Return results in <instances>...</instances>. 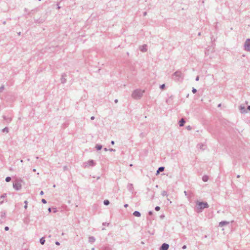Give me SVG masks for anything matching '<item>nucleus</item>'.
Segmentation results:
<instances>
[{
    "instance_id": "obj_31",
    "label": "nucleus",
    "mask_w": 250,
    "mask_h": 250,
    "mask_svg": "<svg viewBox=\"0 0 250 250\" xmlns=\"http://www.w3.org/2000/svg\"><path fill=\"white\" fill-rule=\"evenodd\" d=\"M165 87V84H162L161 86H160V88L161 89H164V88Z\"/></svg>"
},
{
    "instance_id": "obj_54",
    "label": "nucleus",
    "mask_w": 250,
    "mask_h": 250,
    "mask_svg": "<svg viewBox=\"0 0 250 250\" xmlns=\"http://www.w3.org/2000/svg\"><path fill=\"white\" fill-rule=\"evenodd\" d=\"M66 169V167H64V169Z\"/></svg>"
},
{
    "instance_id": "obj_36",
    "label": "nucleus",
    "mask_w": 250,
    "mask_h": 250,
    "mask_svg": "<svg viewBox=\"0 0 250 250\" xmlns=\"http://www.w3.org/2000/svg\"><path fill=\"white\" fill-rule=\"evenodd\" d=\"M55 244L58 246L60 245V243L58 241L55 242Z\"/></svg>"
},
{
    "instance_id": "obj_5",
    "label": "nucleus",
    "mask_w": 250,
    "mask_h": 250,
    "mask_svg": "<svg viewBox=\"0 0 250 250\" xmlns=\"http://www.w3.org/2000/svg\"><path fill=\"white\" fill-rule=\"evenodd\" d=\"M96 163L93 160H88L83 164V167L84 168H88L90 167H94Z\"/></svg>"
},
{
    "instance_id": "obj_15",
    "label": "nucleus",
    "mask_w": 250,
    "mask_h": 250,
    "mask_svg": "<svg viewBox=\"0 0 250 250\" xmlns=\"http://www.w3.org/2000/svg\"><path fill=\"white\" fill-rule=\"evenodd\" d=\"M185 123V121L184 119H181V120L179 121V124L180 126H183L184 125V124Z\"/></svg>"
},
{
    "instance_id": "obj_30",
    "label": "nucleus",
    "mask_w": 250,
    "mask_h": 250,
    "mask_svg": "<svg viewBox=\"0 0 250 250\" xmlns=\"http://www.w3.org/2000/svg\"><path fill=\"white\" fill-rule=\"evenodd\" d=\"M192 92L193 93H195L197 92V90L195 88H193L192 89Z\"/></svg>"
},
{
    "instance_id": "obj_47",
    "label": "nucleus",
    "mask_w": 250,
    "mask_h": 250,
    "mask_svg": "<svg viewBox=\"0 0 250 250\" xmlns=\"http://www.w3.org/2000/svg\"><path fill=\"white\" fill-rule=\"evenodd\" d=\"M184 194H185V195H187V192L186 191H184Z\"/></svg>"
},
{
    "instance_id": "obj_55",
    "label": "nucleus",
    "mask_w": 250,
    "mask_h": 250,
    "mask_svg": "<svg viewBox=\"0 0 250 250\" xmlns=\"http://www.w3.org/2000/svg\"><path fill=\"white\" fill-rule=\"evenodd\" d=\"M54 212H56V209H55V210H54Z\"/></svg>"
},
{
    "instance_id": "obj_41",
    "label": "nucleus",
    "mask_w": 250,
    "mask_h": 250,
    "mask_svg": "<svg viewBox=\"0 0 250 250\" xmlns=\"http://www.w3.org/2000/svg\"><path fill=\"white\" fill-rule=\"evenodd\" d=\"M43 193H43V191H41V192H40V194H41V195H42L43 194Z\"/></svg>"
},
{
    "instance_id": "obj_25",
    "label": "nucleus",
    "mask_w": 250,
    "mask_h": 250,
    "mask_svg": "<svg viewBox=\"0 0 250 250\" xmlns=\"http://www.w3.org/2000/svg\"><path fill=\"white\" fill-rule=\"evenodd\" d=\"M2 131L3 132H6L7 133L8 132V127H6L2 129Z\"/></svg>"
},
{
    "instance_id": "obj_48",
    "label": "nucleus",
    "mask_w": 250,
    "mask_h": 250,
    "mask_svg": "<svg viewBox=\"0 0 250 250\" xmlns=\"http://www.w3.org/2000/svg\"><path fill=\"white\" fill-rule=\"evenodd\" d=\"M117 102H118V100H117V99H116V100H115V103H117Z\"/></svg>"
},
{
    "instance_id": "obj_34",
    "label": "nucleus",
    "mask_w": 250,
    "mask_h": 250,
    "mask_svg": "<svg viewBox=\"0 0 250 250\" xmlns=\"http://www.w3.org/2000/svg\"><path fill=\"white\" fill-rule=\"evenodd\" d=\"M4 229H5V230H6V231L8 230H9V227H5L4 228Z\"/></svg>"
},
{
    "instance_id": "obj_61",
    "label": "nucleus",
    "mask_w": 250,
    "mask_h": 250,
    "mask_svg": "<svg viewBox=\"0 0 250 250\" xmlns=\"http://www.w3.org/2000/svg\"><path fill=\"white\" fill-rule=\"evenodd\" d=\"M39 1H41V0H38Z\"/></svg>"
},
{
    "instance_id": "obj_39",
    "label": "nucleus",
    "mask_w": 250,
    "mask_h": 250,
    "mask_svg": "<svg viewBox=\"0 0 250 250\" xmlns=\"http://www.w3.org/2000/svg\"><path fill=\"white\" fill-rule=\"evenodd\" d=\"M149 214V215H152V211H149V212H148Z\"/></svg>"
},
{
    "instance_id": "obj_56",
    "label": "nucleus",
    "mask_w": 250,
    "mask_h": 250,
    "mask_svg": "<svg viewBox=\"0 0 250 250\" xmlns=\"http://www.w3.org/2000/svg\"><path fill=\"white\" fill-rule=\"evenodd\" d=\"M220 106H221V104H219L218 105V107H220Z\"/></svg>"
},
{
    "instance_id": "obj_19",
    "label": "nucleus",
    "mask_w": 250,
    "mask_h": 250,
    "mask_svg": "<svg viewBox=\"0 0 250 250\" xmlns=\"http://www.w3.org/2000/svg\"><path fill=\"white\" fill-rule=\"evenodd\" d=\"M202 180L204 182H207L208 180V177L207 175H204L202 177Z\"/></svg>"
},
{
    "instance_id": "obj_3",
    "label": "nucleus",
    "mask_w": 250,
    "mask_h": 250,
    "mask_svg": "<svg viewBox=\"0 0 250 250\" xmlns=\"http://www.w3.org/2000/svg\"><path fill=\"white\" fill-rule=\"evenodd\" d=\"M197 205V212H201L202 210L206 208H208V205L207 202H196Z\"/></svg>"
},
{
    "instance_id": "obj_1",
    "label": "nucleus",
    "mask_w": 250,
    "mask_h": 250,
    "mask_svg": "<svg viewBox=\"0 0 250 250\" xmlns=\"http://www.w3.org/2000/svg\"><path fill=\"white\" fill-rule=\"evenodd\" d=\"M145 92V90H142L140 88L136 89L133 91L131 94V97L135 100L140 99L143 97Z\"/></svg>"
},
{
    "instance_id": "obj_22",
    "label": "nucleus",
    "mask_w": 250,
    "mask_h": 250,
    "mask_svg": "<svg viewBox=\"0 0 250 250\" xmlns=\"http://www.w3.org/2000/svg\"><path fill=\"white\" fill-rule=\"evenodd\" d=\"M104 204L105 205L107 206V205H108L109 204V201L108 200H105L104 201Z\"/></svg>"
},
{
    "instance_id": "obj_2",
    "label": "nucleus",
    "mask_w": 250,
    "mask_h": 250,
    "mask_svg": "<svg viewBox=\"0 0 250 250\" xmlns=\"http://www.w3.org/2000/svg\"><path fill=\"white\" fill-rule=\"evenodd\" d=\"M172 78L175 81L182 82L184 78V75L181 71H176L173 75Z\"/></svg>"
},
{
    "instance_id": "obj_8",
    "label": "nucleus",
    "mask_w": 250,
    "mask_h": 250,
    "mask_svg": "<svg viewBox=\"0 0 250 250\" xmlns=\"http://www.w3.org/2000/svg\"><path fill=\"white\" fill-rule=\"evenodd\" d=\"M6 197L7 194L6 193H4L0 196V205L2 204L4 202Z\"/></svg>"
},
{
    "instance_id": "obj_14",
    "label": "nucleus",
    "mask_w": 250,
    "mask_h": 250,
    "mask_svg": "<svg viewBox=\"0 0 250 250\" xmlns=\"http://www.w3.org/2000/svg\"><path fill=\"white\" fill-rule=\"evenodd\" d=\"M3 118L4 120L7 122V123H10L12 121V118L11 117H7L5 116H3Z\"/></svg>"
},
{
    "instance_id": "obj_24",
    "label": "nucleus",
    "mask_w": 250,
    "mask_h": 250,
    "mask_svg": "<svg viewBox=\"0 0 250 250\" xmlns=\"http://www.w3.org/2000/svg\"><path fill=\"white\" fill-rule=\"evenodd\" d=\"M11 179V177H7L6 178V179H5V181H6V182H10V181Z\"/></svg>"
},
{
    "instance_id": "obj_4",
    "label": "nucleus",
    "mask_w": 250,
    "mask_h": 250,
    "mask_svg": "<svg viewBox=\"0 0 250 250\" xmlns=\"http://www.w3.org/2000/svg\"><path fill=\"white\" fill-rule=\"evenodd\" d=\"M22 180L21 179L16 180V181L13 184V188L16 190H21L22 187Z\"/></svg>"
},
{
    "instance_id": "obj_51",
    "label": "nucleus",
    "mask_w": 250,
    "mask_h": 250,
    "mask_svg": "<svg viewBox=\"0 0 250 250\" xmlns=\"http://www.w3.org/2000/svg\"><path fill=\"white\" fill-rule=\"evenodd\" d=\"M33 171L34 172H35V171H36V169H33Z\"/></svg>"
},
{
    "instance_id": "obj_26",
    "label": "nucleus",
    "mask_w": 250,
    "mask_h": 250,
    "mask_svg": "<svg viewBox=\"0 0 250 250\" xmlns=\"http://www.w3.org/2000/svg\"><path fill=\"white\" fill-rule=\"evenodd\" d=\"M162 195L163 196H167V191H163L162 192Z\"/></svg>"
},
{
    "instance_id": "obj_50",
    "label": "nucleus",
    "mask_w": 250,
    "mask_h": 250,
    "mask_svg": "<svg viewBox=\"0 0 250 250\" xmlns=\"http://www.w3.org/2000/svg\"><path fill=\"white\" fill-rule=\"evenodd\" d=\"M104 150L105 151H107V149L106 148H104Z\"/></svg>"
},
{
    "instance_id": "obj_52",
    "label": "nucleus",
    "mask_w": 250,
    "mask_h": 250,
    "mask_svg": "<svg viewBox=\"0 0 250 250\" xmlns=\"http://www.w3.org/2000/svg\"><path fill=\"white\" fill-rule=\"evenodd\" d=\"M3 23L4 24H6V21H3Z\"/></svg>"
},
{
    "instance_id": "obj_12",
    "label": "nucleus",
    "mask_w": 250,
    "mask_h": 250,
    "mask_svg": "<svg viewBox=\"0 0 250 250\" xmlns=\"http://www.w3.org/2000/svg\"><path fill=\"white\" fill-rule=\"evenodd\" d=\"M229 222H228V221H221L219 223V226L223 227L224 226L227 225L229 224Z\"/></svg>"
},
{
    "instance_id": "obj_59",
    "label": "nucleus",
    "mask_w": 250,
    "mask_h": 250,
    "mask_svg": "<svg viewBox=\"0 0 250 250\" xmlns=\"http://www.w3.org/2000/svg\"><path fill=\"white\" fill-rule=\"evenodd\" d=\"M95 250V249L94 248L92 249V250Z\"/></svg>"
},
{
    "instance_id": "obj_23",
    "label": "nucleus",
    "mask_w": 250,
    "mask_h": 250,
    "mask_svg": "<svg viewBox=\"0 0 250 250\" xmlns=\"http://www.w3.org/2000/svg\"><path fill=\"white\" fill-rule=\"evenodd\" d=\"M4 89V86L3 85L0 87V93L2 92Z\"/></svg>"
},
{
    "instance_id": "obj_11",
    "label": "nucleus",
    "mask_w": 250,
    "mask_h": 250,
    "mask_svg": "<svg viewBox=\"0 0 250 250\" xmlns=\"http://www.w3.org/2000/svg\"><path fill=\"white\" fill-rule=\"evenodd\" d=\"M66 74H63L62 75V78L61 79V82L62 83H64L66 82V79H65Z\"/></svg>"
},
{
    "instance_id": "obj_53",
    "label": "nucleus",
    "mask_w": 250,
    "mask_h": 250,
    "mask_svg": "<svg viewBox=\"0 0 250 250\" xmlns=\"http://www.w3.org/2000/svg\"><path fill=\"white\" fill-rule=\"evenodd\" d=\"M58 9H60V6H59V5L58 6Z\"/></svg>"
},
{
    "instance_id": "obj_37",
    "label": "nucleus",
    "mask_w": 250,
    "mask_h": 250,
    "mask_svg": "<svg viewBox=\"0 0 250 250\" xmlns=\"http://www.w3.org/2000/svg\"><path fill=\"white\" fill-rule=\"evenodd\" d=\"M109 151H115V149H112V148H110V149H109Z\"/></svg>"
},
{
    "instance_id": "obj_7",
    "label": "nucleus",
    "mask_w": 250,
    "mask_h": 250,
    "mask_svg": "<svg viewBox=\"0 0 250 250\" xmlns=\"http://www.w3.org/2000/svg\"><path fill=\"white\" fill-rule=\"evenodd\" d=\"M239 109L242 114L246 113L247 112L245 108V105L244 104H242L240 105L239 106Z\"/></svg>"
},
{
    "instance_id": "obj_57",
    "label": "nucleus",
    "mask_w": 250,
    "mask_h": 250,
    "mask_svg": "<svg viewBox=\"0 0 250 250\" xmlns=\"http://www.w3.org/2000/svg\"><path fill=\"white\" fill-rule=\"evenodd\" d=\"M21 163H22L23 162V161L22 160H21Z\"/></svg>"
},
{
    "instance_id": "obj_32",
    "label": "nucleus",
    "mask_w": 250,
    "mask_h": 250,
    "mask_svg": "<svg viewBox=\"0 0 250 250\" xmlns=\"http://www.w3.org/2000/svg\"><path fill=\"white\" fill-rule=\"evenodd\" d=\"M42 202L44 203V204H46V201L44 199H42Z\"/></svg>"
},
{
    "instance_id": "obj_13",
    "label": "nucleus",
    "mask_w": 250,
    "mask_h": 250,
    "mask_svg": "<svg viewBox=\"0 0 250 250\" xmlns=\"http://www.w3.org/2000/svg\"><path fill=\"white\" fill-rule=\"evenodd\" d=\"M95 241V238L93 236H90L88 238V242L90 243H93Z\"/></svg>"
},
{
    "instance_id": "obj_58",
    "label": "nucleus",
    "mask_w": 250,
    "mask_h": 250,
    "mask_svg": "<svg viewBox=\"0 0 250 250\" xmlns=\"http://www.w3.org/2000/svg\"><path fill=\"white\" fill-rule=\"evenodd\" d=\"M56 187L55 185H53V187L55 188Z\"/></svg>"
},
{
    "instance_id": "obj_29",
    "label": "nucleus",
    "mask_w": 250,
    "mask_h": 250,
    "mask_svg": "<svg viewBox=\"0 0 250 250\" xmlns=\"http://www.w3.org/2000/svg\"><path fill=\"white\" fill-rule=\"evenodd\" d=\"M155 209L156 211H159L160 209V208L158 206L155 207Z\"/></svg>"
},
{
    "instance_id": "obj_49",
    "label": "nucleus",
    "mask_w": 250,
    "mask_h": 250,
    "mask_svg": "<svg viewBox=\"0 0 250 250\" xmlns=\"http://www.w3.org/2000/svg\"><path fill=\"white\" fill-rule=\"evenodd\" d=\"M48 210L49 212H51V208H49L48 209Z\"/></svg>"
},
{
    "instance_id": "obj_6",
    "label": "nucleus",
    "mask_w": 250,
    "mask_h": 250,
    "mask_svg": "<svg viewBox=\"0 0 250 250\" xmlns=\"http://www.w3.org/2000/svg\"><path fill=\"white\" fill-rule=\"evenodd\" d=\"M245 50L250 52V39H247L244 44Z\"/></svg>"
},
{
    "instance_id": "obj_42",
    "label": "nucleus",
    "mask_w": 250,
    "mask_h": 250,
    "mask_svg": "<svg viewBox=\"0 0 250 250\" xmlns=\"http://www.w3.org/2000/svg\"><path fill=\"white\" fill-rule=\"evenodd\" d=\"M114 143H114V141H111V144L112 145H114Z\"/></svg>"
},
{
    "instance_id": "obj_40",
    "label": "nucleus",
    "mask_w": 250,
    "mask_h": 250,
    "mask_svg": "<svg viewBox=\"0 0 250 250\" xmlns=\"http://www.w3.org/2000/svg\"><path fill=\"white\" fill-rule=\"evenodd\" d=\"M247 109L249 111H250V105H249L247 107Z\"/></svg>"
},
{
    "instance_id": "obj_27",
    "label": "nucleus",
    "mask_w": 250,
    "mask_h": 250,
    "mask_svg": "<svg viewBox=\"0 0 250 250\" xmlns=\"http://www.w3.org/2000/svg\"><path fill=\"white\" fill-rule=\"evenodd\" d=\"M24 203L25 204V206H24V208L25 209H26L27 208L28 202L27 201H25Z\"/></svg>"
},
{
    "instance_id": "obj_43",
    "label": "nucleus",
    "mask_w": 250,
    "mask_h": 250,
    "mask_svg": "<svg viewBox=\"0 0 250 250\" xmlns=\"http://www.w3.org/2000/svg\"><path fill=\"white\" fill-rule=\"evenodd\" d=\"M146 14H147V13H146V12H145L144 13V16H146Z\"/></svg>"
},
{
    "instance_id": "obj_46",
    "label": "nucleus",
    "mask_w": 250,
    "mask_h": 250,
    "mask_svg": "<svg viewBox=\"0 0 250 250\" xmlns=\"http://www.w3.org/2000/svg\"><path fill=\"white\" fill-rule=\"evenodd\" d=\"M124 207H125V208H127V207H128V205H127V204H125V205H124Z\"/></svg>"
},
{
    "instance_id": "obj_9",
    "label": "nucleus",
    "mask_w": 250,
    "mask_h": 250,
    "mask_svg": "<svg viewBox=\"0 0 250 250\" xmlns=\"http://www.w3.org/2000/svg\"><path fill=\"white\" fill-rule=\"evenodd\" d=\"M169 248V245L167 244L164 243L161 247L160 250H167Z\"/></svg>"
},
{
    "instance_id": "obj_10",
    "label": "nucleus",
    "mask_w": 250,
    "mask_h": 250,
    "mask_svg": "<svg viewBox=\"0 0 250 250\" xmlns=\"http://www.w3.org/2000/svg\"><path fill=\"white\" fill-rule=\"evenodd\" d=\"M140 50L142 52H146L147 50V45L146 44H144V45H143L142 46H140Z\"/></svg>"
},
{
    "instance_id": "obj_33",
    "label": "nucleus",
    "mask_w": 250,
    "mask_h": 250,
    "mask_svg": "<svg viewBox=\"0 0 250 250\" xmlns=\"http://www.w3.org/2000/svg\"><path fill=\"white\" fill-rule=\"evenodd\" d=\"M103 225L108 226L109 225V223H103Z\"/></svg>"
},
{
    "instance_id": "obj_20",
    "label": "nucleus",
    "mask_w": 250,
    "mask_h": 250,
    "mask_svg": "<svg viewBox=\"0 0 250 250\" xmlns=\"http://www.w3.org/2000/svg\"><path fill=\"white\" fill-rule=\"evenodd\" d=\"M95 148L97 150H100L102 148V146L100 145H96L95 146Z\"/></svg>"
},
{
    "instance_id": "obj_16",
    "label": "nucleus",
    "mask_w": 250,
    "mask_h": 250,
    "mask_svg": "<svg viewBox=\"0 0 250 250\" xmlns=\"http://www.w3.org/2000/svg\"><path fill=\"white\" fill-rule=\"evenodd\" d=\"M127 188L129 190L132 191L133 189V186L132 184H128L127 185Z\"/></svg>"
},
{
    "instance_id": "obj_21",
    "label": "nucleus",
    "mask_w": 250,
    "mask_h": 250,
    "mask_svg": "<svg viewBox=\"0 0 250 250\" xmlns=\"http://www.w3.org/2000/svg\"><path fill=\"white\" fill-rule=\"evenodd\" d=\"M40 242L42 245H43L45 242V239L44 237H42L40 239Z\"/></svg>"
},
{
    "instance_id": "obj_17",
    "label": "nucleus",
    "mask_w": 250,
    "mask_h": 250,
    "mask_svg": "<svg viewBox=\"0 0 250 250\" xmlns=\"http://www.w3.org/2000/svg\"><path fill=\"white\" fill-rule=\"evenodd\" d=\"M133 215L136 216V217H140L141 216V213L138 211H135L133 213Z\"/></svg>"
},
{
    "instance_id": "obj_45",
    "label": "nucleus",
    "mask_w": 250,
    "mask_h": 250,
    "mask_svg": "<svg viewBox=\"0 0 250 250\" xmlns=\"http://www.w3.org/2000/svg\"><path fill=\"white\" fill-rule=\"evenodd\" d=\"M94 118H94V116H92V117H91V120H94Z\"/></svg>"
},
{
    "instance_id": "obj_38",
    "label": "nucleus",
    "mask_w": 250,
    "mask_h": 250,
    "mask_svg": "<svg viewBox=\"0 0 250 250\" xmlns=\"http://www.w3.org/2000/svg\"><path fill=\"white\" fill-rule=\"evenodd\" d=\"M187 248V246L186 245H184L182 247L183 249H186Z\"/></svg>"
},
{
    "instance_id": "obj_35",
    "label": "nucleus",
    "mask_w": 250,
    "mask_h": 250,
    "mask_svg": "<svg viewBox=\"0 0 250 250\" xmlns=\"http://www.w3.org/2000/svg\"><path fill=\"white\" fill-rule=\"evenodd\" d=\"M195 80H196V81H199V77L198 76H197L196 77V79H195Z\"/></svg>"
},
{
    "instance_id": "obj_18",
    "label": "nucleus",
    "mask_w": 250,
    "mask_h": 250,
    "mask_svg": "<svg viewBox=\"0 0 250 250\" xmlns=\"http://www.w3.org/2000/svg\"><path fill=\"white\" fill-rule=\"evenodd\" d=\"M164 170V167H160L157 170V173H156V174H158L160 172H162V171H163Z\"/></svg>"
},
{
    "instance_id": "obj_28",
    "label": "nucleus",
    "mask_w": 250,
    "mask_h": 250,
    "mask_svg": "<svg viewBox=\"0 0 250 250\" xmlns=\"http://www.w3.org/2000/svg\"><path fill=\"white\" fill-rule=\"evenodd\" d=\"M186 128H187L188 130H191L192 127H191V126H190V125H188V126H187L186 127Z\"/></svg>"
},
{
    "instance_id": "obj_60",
    "label": "nucleus",
    "mask_w": 250,
    "mask_h": 250,
    "mask_svg": "<svg viewBox=\"0 0 250 250\" xmlns=\"http://www.w3.org/2000/svg\"><path fill=\"white\" fill-rule=\"evenodd\" d=\"M20 34H21V32H19V33H18V35H20Z\"/></svg>"
},
{
    "instance_id": "obj_44",
    "label": "nucleus",
    "mask_w": 250,
    "mask_h": 250,
    "mask_svg": "<svg viewBox=\"0 0 250 250\" xmlns=\"http://www.w3.org/2000/svg\"><path fill=\"white\" fill-rule=\"evenodd\" d=\"M24 10L25 12H27L28 9L27 8H25Z\"/></svg>"
}]
</instances>
